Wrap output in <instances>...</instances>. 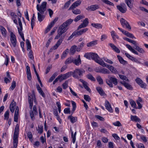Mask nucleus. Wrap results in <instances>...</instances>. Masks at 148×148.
<instances>
[{"label":"nucleus","instance_id":"1","mask_svg":"<svg viewBox=\"0 0 148 148\" xmlns=\"http://www.w3.org/2000/svg\"><path fill=\"white\" fill-rule=\"evenodd\" d=\"M47 3L46 2H43L40 6L38 4L37 5V9L39 12H38V21L41 22L45 18V16L43 15L46 10Z\"/></svg>","mask_w":148,"mask_h":148},{"label":"nucleus","instance_id":"2","mask_svg":"<svg viewBox=\"0 0 148 148\" xmlns=\"http://www.w3.org/2000/svg\"><path fill=\"white\" fill-rule=\"evenodd\" d=\"M84 57L86 58L89 59H92L96 62L99 64L101 59L99 60V56L96 53H85Z\"/></svg>","mask_w":148,"mask_h":148},{"label":"nucleus","instance_id":"3","mask_svg":"<svg viewBox=\"0 0 148 148\" xmlns=\"http://www.w3.org/2000/svg\"><path fill=\"white\" fill-rule=\"evenodd\" d=\"M85 72V70L83 69H76L73 72L72 76L75 78H79L83 75Z\"/></svg>","mask_w":148,"mask_h":148},{"label":"nucleus","instance_id":"4","mask_svg":"<svg viewBox=\"0 0 148 148\" xmlns=\"http://www.w3.org/2000/svg\"><path fill=\"white\" fill-rule=\"evenodd\" d=\"M28 100L29 104V108L31 110H32L33 106V101H34L35 105L37 104L35 95L34 94H31L30 93H28Z\"/></svg>","mask_w":148,"mask_h":148},{"label":"nucleus","instance_id":"5","mask_svg":"<svg viewBox=\"0 0 148 148\" xmlns=\"http://www.w3.org/2000/svg\"><path fill=\"white\" fill-rule=\"evenodd\" d=\"M18 24L20 27H19L17 26L18 33L20 35L21 37L22 38V39L24 41H25V40L24 38V34L23 33V32H22V24L21 19L20 18H18Z\"/></svg>","mask_w":148,"mask_h":148},{"label":"nucleus","instance_id":"6","mask_svg":"<svg viewBox=\"0 0 148 148\" xmlns=\"http://www.w3.org/2000/svg\"><path fill=\"white\" fill-rule=\"evenodd\" d=\"M30 115L32 120L34 121L35 119L34 116L38 114V112L37 110L36 107V105L34 106L32 110H31L29 112Z\"/></svg>","mask_w":148,"mask_h":148},{"label":"nucleus","instance_id":"7","mask_svg":"<svg viewBox=\"0 0 148 148\" xmlns=\"http://www.w3.org/2000/svg\"><path fill=\"white\" fill-rule=\"evenodd\" d=\"M117 9L121 13H125L127 10V7L125 4L123 3L120 4V5L116 6Z\"/></svg>","mask_w":148,"mask_h":148},{"label":"nucleus","instance_id":"8","mask_svg":"<svg viewBox=\"0 0 148 148\" xmlns=\"http://www.w3.org/2000/svg\"><path fill=\"white\" fill-rule=\"evenodd\" d=\"M120 21L123 27H124V26H125L128 29L130 30L131 29V27L129 25V23L123 18H121L120 19Z\"/></svg>","mask_w":148,"mask_h":148},{"label":"nucleus","instance_id":"9","mask_svg":"<svg viewBox=\"0 0 148 148\" xmlns=\"http://www.w3.org/2000/svg\"><path fill=\"white\" fill-rule=\"evenodd\" d=\"M67 29V27L64 25V24L63 23L59 27L57 32H59L62 34L65 33Z\"/></svg>","mask_w":148,"mask_h":148},{"label":"nucleus","instance_id":"10","mask_svg":"<svg viewBox=\"0 0 148 148\" xmlns=\"http://www.w3.org/2000/svg\"><path fill=\"white\" fill-rule=\"evenodd\" d=\"M76 66H79L82 63V61L80 58V56L78 55L75 58H73V63Z\"/></svg>","mask_w":148,"mask_h":148},{"label":"nucleus","instance_id":"11","mask_svg":"<svg viewBox=\"0 0 148 148\" xmlns=\"http://www.w3.org/2000/svg\"><path fill=\"white\" fill-rule=\"evenodd\" d=\"M81 3V1L80 0H77L73 4L70 6L69 9V10H71L73 9L76 7H77Z\"/></svg>","mask_w":148,"mask_h":148},{"label":"nucleus","instance_id":"12","mask_svg":"<svg viewBox=\"0 0 148 148\" xmlns=\"http://www.w3.org/2000/svg\"><path fill=\"white\" fill-rule=\"evenodd\" d=\"M73 72L70 71L68 72L65 74L63 75H62V77L61 78V80L66 79L67 78L69 77L71 75H72Z\"/></svg>","mask_w":148,"mask_h":148},{"label":"nucleus","instance_id":"13","mask_svg":"<svg viewBox=\"0 0 148 148\" xmlns=\"http://www.w3.org/2000/svg\"><path fill=\"white\" fill-rule=\"evenodd\" d=\"M105 106L106 108V109L108 110V111L110 112H112L113 110L111 107V106L108 101L107 100L105 101Z\"/></svg>","mask_w":148,"mask_h":148},{"label":"nucleus","instance_id":"14","mask_svg":"<svg viewBox=\"0 0 148 148\" xmlns=\"http://www.w3.org/2000/svg\"><path fill=\"white\" fill-rule=\"evenodd\" d=\"M125 2L130 9L132 8L134 2V0H125Z\"/></svg>","mask_w":148,"mask_h":148},{"label":"nucleus","instance_id":"15","mask_svg":"<svg viewBox=\"0 0 148 148\" xmlns=\"http://www.w3.org/2000/svg\"><path fill=\"white\" fill-rule=\"evenodd\" d=\"M88 30V28H84L80 30L79 31H77V30H75L76 33V34L77 36H79L83 34L86 32Z\"/></svg>","mask_w":148,"mask_h":148},{"label":"nucleus","instance_id":"16","mask_svg":"<svg viewBox=\"0 0 148 148\" xmlns=\"http://www.w3.org/2000/svg\"><path fill=\"white\" fill-rule=\"evenodd\" d=\"M99 8L98 5H92L86 8L88 10H90L91 11H94L98 9Z\"/></svg>","mask_w":148,"mask_h":148},{"label":"nucleus","instance_id":"17","mask_svg":"<svg viewBox=\"0 0 148 148\" xmlns=\"http://www.w3.org/2000/svg\"><path fill=\"white\" fill-rule=\"evenodd\" d=\"M120 83L128 89L132 90V86L128 83H126L124 82H121Z\"/></svg>","mask_w":148,"mask_h":148},{"label":"nucleus","instance_id":"18","mask_svg":"<svg viewBox=\"0 0 148 148\" xmlns=\"http://www.w3.org/2000/svg\"><path fill=\"white\" fill-rule=\"evenodd\" d=\"M77 46L75 45L73 46L71 48L70 50V53L71 55H73L76 51H77Z\"/></svg>","mask_w":148,"mask_h":148},{"label":"nucleus","instance_id":"19","mask_svg":"<svg viewBox=\"0 0 148 148\" xmlns=\"http://www.w3.org/2000/svg\"><path fill=\"white\" fill-rule=\"evenodd\" d=\"M130 119L132 121L135 122H140V119L136 116L131 115Z\"/></svg>","mask_w":148,"mask_h":148},{"label":"nucleus","instance_id":"20","mask_svg":"<svg viewBox=\"0 0 148 148\" xmlns=\"http://www.w3.org/2000/svg\"><path fill=\"white\" fill-rule=\"evenodd\" d=\"M16 106L15 103L14 101H13L10 104V110L11 112L12 113L14 112V109H15V106Z\"/></svg>","mask_w":148,"mask_h":148},{"label":"nucleus","instance_id":"21","mask_svg":"<svg viewBox=\"0 0 148 148\" xmlns=\"http://www.w3.org/2000/svg\"><path fill=\"white\" fill-rule=\"evenodd\" d=\"M36 88L39 93L42 96V97H45V95L44 93L41 88L40 87L39 85L38 84L36 86Z\"/></svg>","mask_w":148,"mask_h":148},{"label":"nucleus","instance_id":"22","mask_svg":"<svg viewBox=\"0 0 148 148\" xmlns=\"http://www.w3.org/2000/svg\"><path fill=\"white\" fill-rule=\"evenodd\" d=\"M117 57L120 62L123 64L125 65L127 64V61L123 59V58L120 56L118 55Z\"/></svg>","mask_w":148,"mask_h":148},{"label":"nucleus","instance_id":"23","mask_svg":"<svg viewBox=\"0 0 148 148\" xmlns=\"http://www.w3.org/2000/svg\"><path fill=\"white\" fill-rule=\"evenodd\" d=\"M68 119L70 120L71 122L73 123L75 122L77 120V118L76 117H73L71 115H69L68 117Z\"/></svg>","mask_w":148,"mask_h":148},{"label":"nucleus","instance_id":"24","mask_svg":"<svg viewBox=\"0 0 148 148\" xmlns=\"http://www.w3.org/2000/svg\"><path fill=\"white\" fill-rule=\"evenodd\" d=\"M110 46L111 47L112 49L115 52L117 53H119L120 52L119 49L116 47L114 44L112 43H110L109 44Z\"/></svg>","mask_w":148,"mask_h":148},{"label":"nucleus","instance_id":"25","mask_svg":"<svg viewBox=\"0 0 148 148\" xmlns=\"http://www.w3.org/2000/svg\"><path fill=\"white\" fill-rule=\"evenodd\" d=\"M96 71L97 73L100 72L104 74H109L110 73V71L108 69L104 68L100 69L99 71Z\"/></svg>","mask_w":148,"mask_h":148},{"label":"nucleus","instance_id":"26","mask_svg":"<svg viewBox=\"0 0 148 148\" xmlns=\"http://www.w3.org/2000/svg\"><path fill=\"white\" fill-rule=\"evenodd\" d=\"M19 132V126L16 125L13 137H18Z\"/></svg>","mask_w":148,"mask_h":148},{"label":"nucleus","instance_id":"27","mask_svg":"<svg viewBox=\"0 0 148 148\" xmlns=\"http://www.w3.org/2000/svg\"><path fill=\"white\" fill-rule=\"evenodd\" d=\"M96 89L97 91L99 93L101 96H103L105 93L104 92L102 89V88L100 87H97L96 88Z\"/></svg>","mask_w":148,"mask_h":148},{"label":"nucleus","instance_id":"28","mask_svg":"<svg viewBox=\"0 0 148 148\" xmlns=\"http://www.w3.org/2000/svg\"><path fill=\"white\" fill-rule=\"evenodd\" d=\"M111 35L114 41H115L116 40L115 38H116L117 39L119 38V37L116 34L114 31H112L111 32Z\"/></svg>","mask_w":148,"mask_h":148},{"label":"nucleus","instance_id":"29","mask_svg":"<svg viewBox=\"0 0 148 148\" xmlns=\"http://www.w3.org/2000/svg\"><path fill=\"white\" fill-rule=\"evenodd\" d=\"M18 137H13V146L14 148H16L18 142Z\"/></svg>","mask_w":148,"mask_h":148},{"label":"nucleus","instance_id":"30","mask_svg":"<svg viewBox=\"0 0 148 148\" xmlns=\"http://www.w3.org/2000/svg\"><path fill=\"white\" fill-rule=\"evenodd\" d=\"M0 29L2 35L4 36L6 35V30L2 26H0Z\"/></svg>","mask_w":148,"mask_h":148},{"label":"nucleus","instance_id":"31","mask_svg":"<svg viewBox=\"0 0 148 148\" xmlns=\"http://www.w3.org/2000/svg\"><path fill=\"white\" fill-rule=\"evenodd\" d=\"M123 34L130 38H135V37L132 34L126 31H125Z\"/></svg>","mask_w":148,"mask_h":148},{"label":"nucleus","instance_id":"32","mask_svg":"<svg viewBox=\"0 0 148 148\" xmlns=\"http://www.w3.org/2000/svg\"><path fill=\"white\" fill-rule=\"evenodd\" d=\"M97 40H95L88 43L87 44V46L88 47H92L96 45L97 44Z\"/></svg>","mask_w":148,"mask_h":148},{"label":"nucleus","instance_id":"33","mask_svg":"<svg viewBox=\"0 0 148 148\" xmlns=\"http://www.w3.org/2000/svg\"><path fill=\"white\" fill-rule=\"evenodd\" d=\"M84 45V43L82 42L78 45V47L77 46V51H79L82 48Z\"/></svg>","mask_w":148,"mask_h":148},{"label":"nucleus","instance_id":"34","mask_svg":"<svg viewBox=\"0 0 148 148\" xmlns=\"http://www.w3.org/2000/svg\"><path fill=\"white\" fill-rule=\"evenodd\" d=\"M69 51V49H66L63 52L61 56V58L62 59L64 58H65Z\"/></svg>","mask_w":148,"mask_h":148},{"label":"nucleus","instance_id":"35","mask_svg":"<svg viewBox=\"0 0 148 148\" xmlns=\"http://www.w3.org/2000/svg\"><path fill=\"white\" fill-rule=\"evenodd\" d=\"M99 64L103 67H106L108 69H109L110 66H111L109 65L106 64L102 60H101Z\"/></svg>","mask_w":148,"mask_h":148},{"label":"nucleus","instance_id":"36","mask_svg":"<svg viewBox=\"0 0 148 148\" xmlns=\"http://www.w3.org/2000/svg\"><path fill=\"white\" fill-rule=\"evenodd\" d=\"M91 25L93 27L97 28H102V25L100 24L92 23Z\"/></svg>","mask_w":148,"mask_h":148},{"label":"nucleus","instance_id":"37","mask_svg":"<svg viewBox=\"0 0 148 148\" xmlns=\"http://www.w3.org/2000/svg\"><path fill=\"white\" fill-rule=\"evenodd\" d=\"M71 102L72 104L73 107V109L71 112V114H72L75 111L76 107V106L75 103L73 101H71Z\"/></svg>","mask_w":148,"mask_h":148},{"label":"nucleus","instance_id":"38","mask_svg":"<svg viewBox=\"0 0 148 148\" xmlns=\"http://www.w3.org/2000/svg\"><path fill=\"white\" fill-rule=\"evenodd\" d=\"M73 20L71 19H69L67 20L64 23H63L67 27L68 26L70 25L73 21Z\"/></svg>","mask_w":148,"mask_h":148},{"label":"nucleus","instance_id":"39","mask_svg":"<svg viewBox=\"0 0 148 148\" xmlns=\"http://www.w3.org/2000/svg\"><path fill=\"white\" fill-rule=\"evenodd\" d=\"M86 77L92 81H95L96 79L95 78L90 74H89L86 75Z\"/></svg>","mask_w":148,"mask_h":148},{"label":"nucleus","instance_id":"40","mask_svg":"<svg viewBox=\"0 0 148 148\" xmlns=\"http://www.w3.org/2000/svg\"><path fill=\"white\" fill-rule=\"evenodd\" d=\"M96 79L97 81L99 82L100 84H103V79L100 76H97L96 77Z\"/></svg>","mask_w":148,"mask_h":148},{"label":"nucleus","instance_id":"41","mask_svg":"<svg viewBox=\"0 0 148 148\" xmlns=\"http://www.w3.org/2000/svg\"><path fill=\"white\" fill-rule=\"evenodd\" d=\"M110 79V80L112 81L114 84L116 85L117 84L118 82L117 79L115 78L111 77Z\"/></svg>","mask_w":148,"mask_h":148},{"label":"nucleus","instance_id":"42","mask_svg":"<svg viewBox=\"0 0 148 148\" xmlns=\"http://www.w3.org/2000/svg\"><path fill=\"white\" fill-rule=\"evenodd\" d=\"M72 62L73 63V58H69L66 60L65 62V64H67Z\"/></svg>","mask_w":148,"mask_h":148},{"label":"nucleus","instance_id":"43","mask_svg":"<svg viewBox=\"0 0 148 148\" xmlns=\"http://www.w3.org/2000/svg\"><path fill=\"white\" fill-rule=\"evenodd\" d=\"M104 3L110 5H114V4L108 0H101Z\"/></svg>","mask_w":148,"mask_h":148},{"label":"nucleus","instance_id":"44","mask_svg":"<svg viewBox=\"0 0 148 148\" xmlns=\"http://www.w3.org/2000/svg\"><path fill=\"white\" fill-rule=\"evenodd\" d=\"M71 132L72 138H73V143H74L76 140V132H75L74 133V135H73V132L72 131L71 129Z\"/></svg>","mask_w":148,"mask_h":148},{"label":"nucleus","instance_id":"45","mask_svg":"<svg viewBox=\"0 0 148 148\" xmlns=\"http://www.w3.org/2000/svg\"><path fill=\"white\" fill-rule=\"evenodd\" d=\"M10 40H15L16 39V36L15 35V34L13 33V32H11L10 33Z\"/></svg>","mask_w":148,"mask_h":148},{"label":"nucleus","instance_id":"46","mask_svg":"<svg viewBox=\"0 0 148 148\" xmlns=\"http://www.w3.org/2000/svg\"><path fill=\"white\" fill-rule=\"evenodd\" d=\"M26 44L27 45V50L28 51H29V50H30L31 47L30 43L28 39L26 40Z\"/></svg>","mask_w":148,"mask_h":148},{"label":"nucleus","instance_id":"47","mask_svg":"<svg viewBox=\"0 0 148 148\" xmlns=\"http://www.w3.org/2000/svg\"><path fill=\"white\" fill-rule=\"evenodd\" d=\"M84 17V16L79 15L77 16L74 19V21L75 22H77L82 18Z\"/></svg>","mask_w":148,"mask_h":148},{"label":"nucleus","instance_id":"48","mask_svg":"<svg viewBox=\"0 0 148 148\" xmlns=\"http://www.w3.org/2000/svg\"><path fill=\"white\" fill-rule=\"evenodd\" d=\"M130 103L132 107L134 108H137L136 107V104L134 101L132 100H130Z\"/></svg>","mask_w":148,"mask_h":148},{"label":"nucleus","instance_id":"49","mask_svg":"<svg viewBox=\"0 0 148 148\" xmlns=\"http://www.w3.org/2000/svg\"><path fill=\"white\" fill-rule=\"evenodd\" d=\"M87 83L86 82H85L83 84V85L84 88L88 91L90 92V89L88 87L87 85Z\"/></svg>","mask_w":148,"mask_h":148},{"label":"nucleus","instance_id":"50","mask_svg":"<svg viewBox=\"0 0 148 148\" xmlns=\"http://www.w3.org/2000/svg\"><path fill=\"white\" fill-rule=\"evenodd\" d=\"M9 111L8 110H7L5 113L4 116V119L8 120L9 117Z\"/></svg>","mask_w":148,"mask_h":148},{"label":"nucleus","instance_id":"51","mask_svg":"<svg viewBox=\"0 0 148 148\" xmlns=\"http://www.w3.org/2000/svg\"><path fill=\"white\" fill-rule=\"evenodd\" d=\"M27 135L30 140L32 142V135L31 132L30 131L28 132L27 133Z\"/></svg>","mask_w":148,"mask_h":148},{"label":"nucleus","instance_id":"52","mask_svg":"<svg viewBox=\"0 0 148 148\" xmlns=\"http://www.w3.org/2000/svg\"><path fill=\"white\" fill-rule=\"evenodd\" d=\"M135 49L139 52L141 53H143L145 52L144 51L143 49L140 48L138 46L136 47L135 48Z\"/></svg>","mask_w":148,"mask_h":148},{"label":"nucleus","instance_id":"53","mask_svg":"<svg viewBox=\"0 0 148 148\" xmlns=\"http://www.w3.org/2000/svg\"><path fill=\"white\" fill-rule=\"evenodd\" d=\"M68 81H66L62 84V86L64 89H66L68 87Z\"/></svg>","mask_w":148,"mask_h":148},{"label":"nucleus","instance_id":"54","mask_svg":"<svg viewBox=\"0 0 148 148\" xmlns=\"http://www.w3.org/2000/svg\"><path fill=\"white\" fill-rule=\"evenodd\" d=\"M38 130H37L38 131V133H40V134H42L43 132V126H38Z\"/></svg>","mask_w":148,"mask_h":148},{"label":"nucleus","instance_id":"55","mask_svg":"<svg viewBox=\"0 0 148 148\" xmlns=\"http://www.w3.org/2000/svg\"><path fill=\"white\" fill-rule=\"evenodd\" d=\"M74 36H77L76 34V31H75L73 33V34L69 37L68 38V40H69L71 39Z\"/></svg>","mask_w":148,"mask_h":148},{"label":"nucleus","instance_id":"56","mask_svg":"<svg viewBox=\"0 0 148 148\" xmlns=\"http://www.w3.org/2000/svg\"><path fill=\"white\" fill-rule=\"evenodd\" d=\"M113 124L115 126L118 127H120L122 126L121 124L119 121H117L116 122L113 123Z\"/></svg>","mask_w":148,"mask_h":148},{"label":"nucleus","instance_id":"57","mask_svg":"<svg viewBox=\"0 0 148 148\" xmlns=\"http://www.w3.org/2000/svg\"><path fill=\"white\" fill-rule=\"evenodd\" d=\"M84 99L86 101L89 102L91 100L90 97L88 95H84Z\"/></svg>","mask_w":148,"mask_h":148},{"label":"nucleus","instance_id":"58","mask_svg":"<svg viewBox=\"0 0 148 148\" xmlns=\"http://www.w3.org/2000/svg\"><path fill=\"white\" fill-rule=\"evenodd\" d=\"M63 40V38H60L58 41L57 42L56 44L58 45V46H59L61 44Z\"/></svg>","mask_w":148,"mask_h":148},{"label":"nucleus","instance_id":"59","mask_svg":"<svg viewBox=\"0 0 148 148\" xmlns=\"http://www.w3.org/2000/svg\"><path fill=\"white\" fill-rule=\"evenodd\" d=\"M73 12L76 14H80L81 12L79 10L76 9L75 10H72Z\"/></svg>","mask_w":148,"mask_h":148},{"label":"nucleus","instance_id":"60","mask_svg":"<svg viewBox=\"0 0 148 148\" xmlns=\"http://www.w3.org/2000/svg\"><path fill=\"white\" fill-rule=\"evenodd\" d=\"M64 112L66 114H70L71 112L70 108H65L64 110Z\"/></svg>","mask_w":148,"mask_h":148},{"label":"nucleus","instance_id":"61","mask_svg":"<svg viewBox=\"0 0 148 148\" xmlns=\"http://www.w3.org/2000/svg\"><path fill=\"white\" fill-rule=\"evenodd\" d=\"M71 3V0H70L69 1H68L67 2H66L64 6V8H67L69 5H70V3Z\"/></svg>","mask_w":148,"mask_h":148},{"label":"nucleus","instance_id":"62","mask_svg":"<svg viewBox=\"0 0 148 148\" xmlns=\"http://www.w3.org/2000/svg\"><path fill=\"white\" fill-rule=\"evenodd\" d=\"M83 23L86 26H88L89 23L88 19L87 18H86L83 21Z\"/></svg>","mask_w":148,"mask_h":148},{"label":"nucleus","instance_id":"63","mask_svg":"<svg viewBox=\"0 0 148 148\" xmlns=\"http://www.w3.org/2000/svg\"><path fill=\"white\" fill-rule=\"evenodd\" d=\"M119 77L121 79L125 80L126 81H127L128 82L129 81L128 79L125 76L123 75H119Z\"/></svg>","mask_w":148,"mask_h":148},{"label":"nucleus","instance_id":"64","mask_svg":"<svg viewBox=\"0 0 148 148\" xmlns=\"http://www.w3.org/2000/svg\"><path fill=\"white\" fill-rule=\"evenodd\" d=\"M136 81L139 85L143 82V81L139 78H137L136 79Z\"/></svg>","mask_w":148,"mask_h":148}]
</instances>
